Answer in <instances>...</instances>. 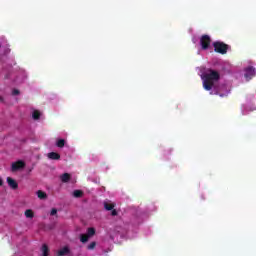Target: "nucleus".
Returning <instances> with one entry per match:
<instances>
[{
    "label": "nucleus",
    "instance_id": "nucleus-17",
    "mask_svg": "<svg viewBox=\"0 0 256 256\" xmlns=\"http://www.w3.org/2000/svg\"><path fill=\"white\" fill-rule=\"evenodd\" d=\"M37 197H38L39 199H47V194H46L45 192L39 190V191L37 192Z\"/></svg>",
    "mask_w": 256,
    "mask_h": 256
},
{
    "label": "nucleus",
    "instance_id": "nucleus-20",
    "mask_svg": "<svg viewBox=\"0 0 256 256\" xmlns=\"http://www.w3.org/2000/svg\"><path fill=\"white\" fill-rule=\"evenodd\" d=\"M50 215H57V209L53 208L50 212Z\"/></svg>",
    "mask_w": 256,
    "mask_h": 256
},
{
    "label": "nucleus",
    "instance_id": "nucleus-4",
    "mask_svg": "<svg viewBox=\"0 0 256 256\" xmlns=\"http://www.w3.org/2000/svg\"><path fill=\"white\" fill-rule=\"evenodd\" d=\"M93 235H95V229L89 228L87 234L81 236L80 241L82 243H87L89 241V237H93Z\"/></svg>",
    "mask_w": 256,
    "mask_h": 256
},
{
    "label": "nucleus",
    "instance_id": "nucleus-25",
    "mask_svg": "<svg viewBox=\"0 0 256 256\" xmlns=\"http://www.w3.org/2000/svg\"><path fill=\"white\" fill-rule=\"evenodd\" d=\"M0 101H2L1 96H0Z\"/></svg>",
    "mask_w": 256,
    "mask_h": 256
},
{
    "label": "nucleus",
    "instance_id": "nucleus-1",
    "mask_svg": "<svg viewBox=\"0 0 256 256\" xmlns=\"http://www.w3.org/2000/svg\"><path fill=\"white\" fill-rule=\"evenodd\" d=\"M201 77L202 85L205 91L210 95H219V97H227L231 93V86L228 84H219L221 74L211 68H201L198 72Z\"/></svg>",
    "mask_w": 256,
    "mask_h": 256
},
{
    "label": "nucleus",
    "instance_id": "nucleus-18",
    "mask_svg": "<svg viewBox=\"0 0 256 256\" xmlns=\"http://www.w3.org/2000/svg\"><path fill=\"white\" fill-rule=\"evenodd\" d=\"M73 196L76 198L83 197V191L81 190H74Z\"/></svg>",
    "mask_w": 256,
    "mask_h": 256
},
{
    "label": "nucleus",
    "instance_id": "nucleus-10",
    "mask_svg": "<svg viewBox=\"0 0 256 256\" xmlns=\"http://www.w3.org/2000/svg\"><path fill=\"white\" fill-rule=\"evenodd\" d=\"M47 157H48V159H52V160H55V161L61 159V155H59V153H56V152L48 153Z\"/></svg>",
    "mask_w": 256,
    "mask_h": 256
},
{
    "label": "nucleus",
    "instance_id": "nucleus-12",
    "mask_svg": "<svg viewBox=\"0 0 256 256\" xmlns=\"http://www.w3.org/2000/svg\"><path fill=\"white\" fill-rule=\"evenodd\" d=\"M61 182L62 183H67V181H69V179H71V175H69V173H64L61 177Z\"/></svg>",
    "mask_w": 256,
    "mask_h": 256
},
{
    "label": "nucleus",
    "instance_id": "nucleus-6",
    "mask_svg": "<svg viewBox=\"0 0 256 256\" xmlns=\"http://www.w3.org/2000/svg\"><path fill=\"white\" fill-rule=\"evenodd\" d=\"M6 181H7L8 185H9L10 189H14V190L18 189L19 184L17 183V181L15 179H13L11 177H7Z\"/></svg>",
    "mask_w": 256,
    "mask_h": 256
},
{
    "label": "nucleus",
    "instance_id": "nucleus-14",
    "mask_svg": "<svg viewBox=\"0 0 256 256\" xmlns=\"http://www.w3.org/2000/svg\"><path fill=\"white\" fill-rule=\"evenodd\" d=\"M67 253H69V247L67 246L63 247L58 251V255L60 256L67 255Z\"/></svg>",
    "mask_w": 256,
    "mask_h": 256
},
{
    "label": "nucleus",
    "instance_id": "nucleus-3",
    "mask_svg": "<svg viewBox=\"0 0 256 256\" xmlns=\"http://www.w3.org/2000/svg\"><path fill=\"white\" fill-rule=\"evenodd\" d=\"M214 51L216 53H220V55H225L227 54V51H229V45L221 42V41H216L213 44Z\"/></svg>",
    "mask_w": 256,
    "mask_h": 256
},
{
    "label": "nucleus",
    "instance_id": "nucleus-9",
    "mask_svg": "<svg viewBox=\"0 0 256 256\" xmlns=\"http://www.w3.org/2000/svg\"><path fill=\"white\" fill-rule=\"evenodd\" d=\"M55 145L59 149H63V147H65V145H67V139H65V138H57L56 142H55Z\"/></svg>",
    "mask_w": 256,
    "mask_h": 256
},
{
    "label": "nucleus",
    "instance_id": "nucleus-13",
    "mask_svg": "<svg viewBox=\"0 0 256 256\" xmlns=\"http://www.w3.org/2000/svg\"><path fill=\"white\" fill-rule=\"evenodd\" d=\"M24 215L25 217H27V219H33V217L35 216V214L33 213V210L31 209L26 210Z\"/></svg>",
    "mask_w": 256,
    "mask_h": 256
},
{
    "label": "nucleus",
    "instance_id": "nucleus-15",
    "mask_svg": "<svg viewBox=\"0 0 256 256\" xmlns=\"http://www.w3.org/2000/svg\"><path fill=\"white\" fill-rule=\"evenodd\" d=\"M41 253H42V256H47V255H49V248L47 247V245H43L42 247H41Z\"/></svg>",
    "mask_w": 256,
    "mask_h": 256
},
{
    "label": "nucleus",
    "instance_id": "nucleus-8",
    "mask_svg": "<svg viewBox=\"0 0 256 256\" xmlns=\"http://www.w3.org/2000/svg\"><path fill=\"white\" fill-rule=\"evenodd\" d=\"M251 111H255V107L253 105H243L242 106V113L243 115H249V113H251Z\"/></svg>",
    "mask_w": 256,
    "mask_h": 256
},
{
    "label": "nucleus",
    "instance_id": "nucleus-5",
    "mask_svg": "<svg viewBox=\"0 0 256 256\" xmlns=\"http://www.w3.org/2000/svg\"><path fill=\"white\" fill-rule=\"evenodd\" d=\"M255 75V68L253 66L246 67L244 69V77L245 79L249 80L251 77Z\"/></svg>",
    "mask_w": 256,
    "mask_h": 256
},
{
    "label": "nucleus",
    "instance_id": "nucleus-16",
    "mask_svg": "<svg viewBox=\"0 0 256 256\" xmlns=\"http://www.w3.org/2000/svg\"><path fill=\"white\" fill-rule=\"evenodd\" d=\"M104 207L107 211H112V209H114L115 205L113 203H104Z\"/></svg>",
    "mask_w": 256,
    "mask_h": 256
},
{
    "label": "nucleus",
    "instance_id": "nucleus-23",
    "mask_svg": "<svg viewBox=\"0 0 256 256\" xmlns=\"http://www.w3.org/2000/svg\"><path fill=\"white\" fill-rule=\"evenodd\" d=\"M3 185V179L0 178V187Z\"/></svg>",
    "mask_w": 256,
    "mask_h": 256
},
{
    "label": "nucleus",
    "instance_id": "nucleus-7",
    "mask_svg": "<svg viewBox=\"0 0 256 256\" xmlns=\"http://www.w3.org/2000/svg\"><path fill=\"white\" fill-rule=\"evenodd\" d=\"M23 167H25V162L21 160L12 163V171H19V169H23Z\"/></svg>",
    "mask_w": 256,
    "mask_h": 256
},
{
    "label": "nucleus",
    "instance_id": "nucleus-19",
    "mask_svg": "<svg viewBox=\"0 0 256 256\" xmlns=\"http://www.w3.org/2000/svg\"><path fill=\"white\" fill-rule=\"evenodd\" d=\"M95 245H96V243L95 242H92V243H90L89 245H88V249H95Z\"/></svg>",
    "mask_w": 256,
    "mask_h": 256
},
{
    "label": "nucleus",
    "instance_id": "nucleus-24",
    "mask_svg": "<svg viewBox=\"0 0 256 256\" xmlns=\"http://www.w3.org/2000/svg\"><path fill=\"white\" fill-rule=\"evenodd\" d=\"M112 215H117V212L115 210H113Z\"/></svg>",
    "mask_w": 256,
    "mask_h": 256
},
{
    "label": "nucleus",
    "instance_id": "nucleus-22",
    "mask_svg": "<svg viewBox=\"0 0 256 256\" xmlns=\"http://www.w3.org/2000/svg\"><path fill=\"white\" fill-rule=\"evenodd\" d=\"M193 43L197 44V39L193 38Z\"/></svg>",
    "mask_w": 256,
    "mask_h": 256
},
{
    "label": "nucleus",
    "instance_id": "nucleus-11",
    "mask_svg": "<svg viewBox=\"0 0 256 256\" xmlns=\"http://www.w3.org/2000/svg\"><path fill=\"white\" fill-rule=\"evenodd\" d=\"M41 115H43V114H42L41 111H39V110H33V111H32V118H33L35 121H37L38 119H41Z\"/></svg>",
    "mask_w": 256,
    "mask_h": 256
},
{
    "label": "nucleus",
    "instance_id": "nucleus-2",
    "mask_svg": "<svg viewBox=\"0 0 256 256\" xmlns=\"http://www.w3.org/2000/svg\"><path fill=\"white\" fill-rule=\"evenodd\" d=\"M198 45H200L202 51H208L209 53H213V46H211V37L209 35L201 36Z\"/></svg>",
    "mask_w": 256,
    "mask_h": 256
},
{
    "label": "nucleus",
    "instance_id": "nucleus-21",
    "mask_svg": "<svg viewBox=\"0 0 256 256\" xmlns=\"http://www.w3.org/2000/svg\"><path fill=\"white\" fill-rule=\"evenodd\" d=\"M12 95H19V90L14 89V90L12 91Z\"/></svg>",
    "mask_w": 256,
    "mask_h": 256
}]
</instances>
